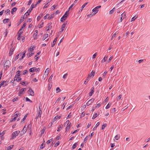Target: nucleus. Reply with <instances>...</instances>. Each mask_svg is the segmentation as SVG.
<instances>
[{
    "mask_svg": "<svg viewBox=\"0 0 150 150\" xmlns=\"http://www.w3.org/2000/svg\"><path fill=\"white\" fill-rule=\"evenodd\" d=\"M20 132L19 131H16L14 132L11 136V139H13L15 138L19 134Z\"/></svg>",
    "mask_w": 150,
    "mask_h": 150,
    "instance_id": "nucleus-1",
    "label": "nucleus"
},
{
    "mask_svg": "<svg viewBox=\"0 0 150 150\" xmlns=\"http://www.w3.org/2000/svg\"><path fill=\"white\" fill-rule=\"evenodd\" d=\"M54 17V14H51L50 16L49 14H47L46 16L44 17V19H48L50 20L53 18Z\"/></svg>",
    "mask_w": 150,
    "mask_h": 150,
    "instance_id": "nucleus-2",
    "label": "nucleus"
},
{
    "mask_svg": "<svg viewBox=\"0 0 150 150\" xmlns=\"http://www.w3.org/2000/svg\"><path fill=\"white\" fill-rule=\"evenodd\" d=\"M68 11H66L64 14L61 18L60 21L61 22H64L67 19V16L68 15Z\"/></svg>",
    "mask_w": 150,
    "mask_h": 150,
    "instance_id": "nucleus-3",
    "label": "nucleus"
},
{
    "mask_svg": "<svg viewBox=\"0 0 150 150\" xmlns=\"http://www.w3.org/2000/svg\"><path fill=\"white\" fill-rule=\"evenodd\" d=\"M101 7V6H97L93 8L92 10V11L94 13L96 14L99 11L98 8H100Z\"/></svg>",
    "mask_w": 150,
    "mask_h": 150,
    "instance_id": "nucleus-4",
    "label": "nucleus"
},
{
    "mask_svg": "<svg viewBox=\"0 0 150 150\" xmlns=\"http://www.w3.org/2000/svg\"><path fill=\"white\" fill-rule=\"evenodd\" d=\"M20 115L19 112L18 111H16L15 113V114H14V115L13 116V117H14V120H11L10 122H12L15 121L17 117H18V116H20Z\"/></svg>",
    "mask_w": 150,
    "mask_h": 150,
    "instance_id": "nucleus-5",
    "label": "nucleus"
},
{
    "mask_svg": "<svg viewBox=\"0 0 150 150\" xmlns=\"http://www.w3.org/2000/svg\"><path fill=\"white\" fill-rule=\"evenodd\" d=\"M27 131V127H26V126H25L23 128V129L21 132L20 135L21 136L24 134Z\"/></svg>",
    "mask_w": 150,
    "mask_h": 150,
    "instance_id": "nucleus-6",
    "label": "nucleus"
},
{
    "mask_svg": "<svg viewBox=\"0 0 150 150\" xmlns=\"http://www.w3.org/2000/svg\"><path fill=\"white\" fill-rule=\"evenodd\" d=\"M67 21L65 22L62 25L61 28L60 30H61L60 32H62L64 30L65 27H66L67 23Z\"/></svg>",
    "mask_w": 150,
    "mask_h": 150,
    "instance_id": "nucleus-7",
    "label": "nucleus"
},
{
    "mask_svg": "<svg viewBox=\"0 0 150 150\" xmlns=\"http://www.w3.org/2000/svg\"><path fill=\"white\" fill-rule=\"evenodd\" d=\"M9 65L8 64V61H6L4 64V69L6 70L7 68H9Z\"/></svg>",
    "mask_w": 150,
    "mask_h": 150,
    "instance_id": "nucleus-8",
    "label": "nucleus"
},
{
    "mask_svg": "<svg viewBox=\"0 0 150 150\" xmlns=\"http://www.w3.org/2000/svg\"><path fill=\"white\" fill-rule=\"evenodd\" d=\"M16 47V45H13L10 50V54L11 55L13 54V52L15 50V47Z\"/></svg>",
    "mask_w": 150,
    "mask_h": 150,
    "instance_id": "nucleus-9",
    "label": "nucleus"
},
{
    "mask_svg": "<svg viewBox=\"0 0 150 150\" xmlns=\"http://www.w3.org/2000/svg\"><path fill=\"white\" fill-rule=\"evenodd\" d=\"M28 93L29 95L31 96H34V92L33 90L31 88H30L28 91Z\"/></svg>",
    "mask_w": 150,
    "mask_h": 150,
    "instance_id": "nucleus-10",
    "label": "nucleus"
},
{
    "mask_svg": "<svg viewBox=\"0 0 150 150\" xmlns=\"http://www.w3.org/2000/svg\"><path fill=\"white\" fill-rule=\"evenodd\" d=\"M26 90V89L25 88H21L20 91H19V96H20L21 95L24 93L25 91Z\"/></svg>",
    "mask_w": 150,
    "mask_h": 150,
    "instance_id": "nucleus-11",
    "label": "nucleus"
},
{
    "mask_svg": "<svg viewBox=\"0 0 150 150\" xmlns=\"http://www.w3.org/2000/svg\"><path fill=\"white\" fill-rule=\"evenodd\" d=\"M94 99H91L90 100L86 103L87 106H89L91 105L94 101Z\"/></svg>",
    "mask_w": 150,
    "mask_h": 150,
    "instance_id": "nucleus-12",
    "label": "nucleus"
},
{
    "mask_svg": "<svg viewBox=\"0 0 150 150\" xmlns=\"http://www.w3.org/2000/svg\"><path fill=\"white\" fill-rule=\"evenodd\" d=\"M95 72L92 71L90 74L88 75L89 77L91 78H93Z\"/></svg>",
    "mask_w": 150,
    "mask_h": 150,
    "instance_id": "nucleus-13",
    "label": "nucleus"
},
{
    "mask_svg": "<svg viewBox=\"0 0 150 150\" xmlns=\"http://www.w3.org/2000/svg\"><path fill=\"white\" fill-rule=\"evenodd\" d=\"M21 79V78H20L19 76L16 77V76H15L14 78V81H16L17 82H18L20 81Z\"/></svg>",
    "mask_w": 150,
    "mask_h": 150,
    "instance_id": "nucleus-14",
    "label": "nucleus"
},
{
    "mask_svg": "<svg viewBox=\"0 0 150 150\" xmlns=\"http://www.w3.org/2000/svg\"><path fill=\"white\" fill-rule=\"evenodd\" d=\"M49 70L50 69L49 68H48L47 69L44 73V75L46 76L47 75L49 74Z\"/></svg>",
    "mask_w": 150,
    "mask_h": 150,
    "instance_id": "nucleus-15",
    "label": "nucleus"
},
{
    "mask_svg": "<svg viewBox=\"0 0 150 150\" xmlns=\"http://www.w3.org/2000/svg\"><path fill=\"white\" fill-rule=\"evenodd\" d=\"M48 36V34H45L42 38V40H45Z\"/></svg>",
    "mask_w": 150,
    "mask_h": 150,
    "instance_id": "nucleus-16",
    "label": "nucleus"
},
{
    "mask_svg": "<svg viewBox=\"0 0 150 150\" xmlns=\"http://www.w3.org/2000/svg\"><path fill=\"white\" fill-rule=\"evenodd\" d=\"M17 10L16 7H14L13 8L11 11V13L12 14H13V13L15 12Z\"/></svg>",
    "mask_w": 150,
    "mask_h": 150,
    "instance_id": "nucleus-17",
    "label": "nucleus"
},
{
    "mask_svg": "<svg viewBox=\"0 0 150 150\" xmlns=\"http://www.w3.org/2000/svg\"><path fill=\"white\" fill-rule=\"evenodd\" d=\"M57 41V38L55 39L53 41V42L52 45V47H53L56 44V42Z\"/></svg>",
    "mask_w": 150,
    "mask_h": 150,
    "instance_id": "nucleus-18",
    "label": "nucleus"
},
{
    "mask_svg": "<svg viewBox=\"0 0 150 150\" xmlns=\"http://www.w3.org/2000/svg\"><path fill=\"white\" fill-rule=\"evenodd\" d=\"M108 58V56H105L104 58L101 61V63H104L105 62Z\"/></svg>",
    "mask_w": 150,
    "mask_h": 150,
    "instance_id": "nucleus-19",
    "label": "nucleus"
},
{
    "mask_svg": "<svg viewBox=\"0 0 150 150\" xmlns=\"http://www.w3.org/2000/svg\"><path fill=\"white\" fill-rule=\"evenodd\" d=\"M100 125V122H97L96 124L95 127L93 128V130H95L97 127Z\"/></svg>",
    "mask_w": 150,
    "mask_h": 150,
    "instance_id": "nucleus-20",
    "label": "nucleus"
},
{
    "mask_svg": "<svg viewBox=\"0 0 150 150\" xmlns=\"http://www.w3.org/2000/svg\"><path fill=\"white\" fill-rule=\"evenodd\" d=\"M35 67H33L32 68H31L29 69V71L30 72H34L35 71Z\"/></svg>",
    "mask_w": 150,
    "mask_h": 150,
    "instance_id": "nucleus-21",
    "label": "nucleus"
},
{
    "mask_svg": "<svg viewBox=\"0 0 150 150\" xmlns=\"http://www.w3.org/2000/svg\"><path fill=\"white\" fill-rule=\"evenodd\" d=\"M71 123H70L69 125H67V127L66 128V131H67L69 130V129L71 125Z\"/></svg>",
    "mask_w": 150,
    "mask_h": 150,
    "instance_id": "nucleus-22",
    "label": "nucleus"
},
{
    "mask_svg": "<svg viewBox=\"0 0 150 150\" xmlns=\"http://www.w3.org/2000/svg\"><path fill=\"white\" fill-rule=\"evenodd\" d=\"M93 89H92L91 92H90V93H89V96H91L93 94L94 92V91L93 90V89H94V88L93 87Z\"/></svg>",
    "mask_w": 150,
    "mask_h": 150,
    "instance_id": "nucleus-23",
    "label": "nucleus"
},
{
    "mask_svg": "<svg viewBox=\"0 0 150 150\" xmlns=\"http://www.w3.org/2000/svg\"><path fill=\"white\" fill-rule=\"evenodd\" d=\"M77 145V142H76L74 143L72 147V149H75Z\"/></svg>",
    "mask_w": 150,
    "mask_h": 150,
    "instance_id": "nucleus-24",
    "label": "nucleus"
},
{
    "mask_svg": "<svg viewBox=\"0 0 150 150\" xmlns=\"http://www.w3.org/2000/svg\"><path fill=\"white\" fill-rule=\"evenodd\" d=\"M87 4L88 3H86L82 6V7H81V8L80 9L81 11H82V10L85 7V6L87 5Z\"/></svg>",
    "mask_w": 150,
    "mask_h": 150,
    "instance_id": "nucleus-25",
    "label": "nucleus"
},
{
    "mask_svg": "<svg viewBox=\"0 0 150 150\" xmlns=\"http://www.w3.org/2000/svg\"><path fill=\"white\" fill-rule=\"evenodd\" d=\"M61 116H58L57 115L56 116H55L54 118V120H56L58 118L59 119L61 118Z\"/></svg>",
    "mask_w": 150,
    "mask_h": 150,
    "instance_id": "nucleus-26",
    "label": "nucleus"
},
{
    "mask_svg": "<svg viewBox=\"0 0 150 150\" xmlns=\"http://www.w3.org/2000/svg\"><path fill=\"white\" fill-rule=\"evenodd\" d=\"M49 24H50V25L47 27V28H48V29L47 30V31H48L49 30L51 29L52 28V26L51 25L52 23H50Z\"/></svg>",
    "mask_w": 150,
    "mask_h": 150,
    "instance_id": "nucleus-27",
    "label": "nucleus"
},
{
    "mask_svg": "<svg viewBox=\"0 0 150 150\" xmlns=\"http://www.w3.org/2000/svg\"><path fill=\"white\" fill-rule=\"evenodd\" d=\"M7 29H6L5 30V32L4 33V37H6L7 35V34L8 33V32L7 31Z\"/></svg>",
    "mask_w": 150,
    "mask_h": 150,
    "instance_id": "nucleus-28",
    "label": "nucleus"
},
{
    "mask_svg": "<svg viewBox=\"0 0 150 150\" xmlns=\"http://www.w3.org/2000/svg\"><path fill=\"white\" fill-rule=\"evenodd\" d=\"M37 34L36 33H34L33 35V37L34 38V40L36 39L37 38Z\"/></svg>",
    "mask_w": 150,
    "mask_h": 150,
    "instance_id": "nucleus-29",
    "label": "nucleus"
},
{
    "mask_svg": "<svg viewBox=\"0 0 150 150\" xmlns=\"http://www.w3.org/2000/svg\"><path fill=\"white\" fill-rule=\"evenodd\" d=\"M120 135H117L115 136L114 138L116 140H117L120 138Z\"/></svg>",
    "mask_w": 150,
    "mask_h": 150,
    "instance_id": "nucleus-30",
    "label": "nucleus"
},
{
    "mask_svg": "<svg viewBox=\"0 0 150 150\" xmlns=\"http://www.w3.org/2000/svg\"><path fill=\"white\" fill-rule=\"evenodd\" d=\"M9 20V19H5L3 21V22L4 23H6L7 22H8Z\"/></svg>",
    "mask_w": 150,
    "mask_h": 150,
    "instance_id": "nucleus-31",
    "label": "nucleus"
},
{
    "mask_svg": "<svg viewBox=\"0 0 150 150\" xmlns=\"http://www.w3.org/2000/svg\"><path fill=\"white\" fill-rule=\"evenodd\" d=\"M95 14H96L95 13H92L91 14L87 15V16L88 17H92L93 16H94Z\"/></svg>",
    "mask_w": 150,
    "mask_h": 150,
    "instance_id": "nucleus-32",
    "label": "nucleus"
},
{
    "mask_svg": "<svg viewBox=\"0 0 150 150\" xmlns=\"http://www.w3.org/2000/svg\"><path fill=\"white\" fill-rule=\"evenodd\" d=\"M5 82V81H3L2 82H1L0 83V88L2 86H5L6 85H4V83Z\"/></svg>",
    "mask_w": 150,
    "mask_h": 150,
    "instance_id": "nucleus-33",
    "label": "nucleus"
},
{
    "mask_svg": "<svg viewBox=\"0 0 150 150\" xmlns=\"http://www.w3.org/2000/svg\"><path fill=\"white\" fill-rule=\"evenodd\" d=\"M98 115V114L97 113H95V114H94L93 116V117L92 118V119H95Z\"/></svg>",
    "mask_w": 150,
    "mask_h": 150,
    "instance_id": "nucleus-34",
    "label": "nucleus"
},
{
    "mask_svg": "<svg viewBox=\"0 0 150 150\" xmlns=\"http://www.w3.org/2000/svg\"><path fill=\"white\" fill-rule=\"evenodd\" d=\"M34 50V47L32 46H31L30 48H29L28 50V51L29 52H30L31 51H32Z\"/></svg>",
    "mask_w": 150,
    "mask_h": 150,
    "instance_id": "nucleus-35",
    "label": "nucleus"
},
{
    "mask_svg": "<svg viewBox=\"0 0 150 150\" xmlns=\"http://www.w3.org/2000/svg\"><path fill=\"white\" fill-rule=\"evenodd\" d=\"M111 103H110V104H109V103H108L107 104V106H106L105 109H108L109 108H110L111 106Z\"/></svg>",
    "mask_w": 150,
    "mask_h": 150,
    "instance_id": "nucleus-36",
    "label": "nucleus"
},
{
    "mask_svg": "<svg viewBox=\"0 0 150 150\" xmlns=\"http://www.w3.org/2000/svg\"><path fill=\"white\" fill-rule=\"evenodd\" d=\"M34 54V53H32L31 52H29L28 54H27V56L28 57H30L31 56L33 55Z\"/></svg>",
    "mask_w": 150,
    "mask_h": 150,
    "instance_id": "nucleus-37",
    "label": "nucleus"
},
{
    "mask_svg": "<svg viewBox=\"0 0 150 150\" xmlns=\"http://www.w3.org/2000/svg\"><path fill=\"white\" fill-rule=\"evenodd\" d=\"M26 52V51H24L23 53V55H22V57L21 59H22L24 57H25V54Z\"/></svg>",
    "mask_w": 150,
    "mask_h": 150,
    "instance_id": "nucleus-38",
    "label": "nucleus"
},
{
    "mask_svg": "<svg viewBox=\"0 0 150 150\" xmlns=\"http://www.w3.org/2000/svg\"><path fill=\"white\" fill-rule=\"evenodd\" d=\"M37 5V4H36L35 5H34L33 4H32L30 8H31V10H32L33 8H34L35 7L36 5Z\"/></svg>",
    "mask_w": 150,
    "mask_h": 150,
    "instance_id": "nucleus-39",
    "label": "nucleus"
},
{
    "mask_svg": "<svg viewBox=\"0 0 150 150\" xmlns=\"http://www.w3.org/2000/svg\"><path fill=\"white\" fill-rule=\"evenodd\" d=\"M107 73H108L107 71H105L103 74V78H104L105 77V76L106 75V74H107Z\"/></svg>",
    "mask_w": 150,
    "mask_h": 150,
    "instance_id": "nucleus-40",
    "label": "nucleus"
},
{
    "mask_svg": "<svg viewBox=\"0 0 150 150\" xmlns=\"http://www.w3.org/2000/svg\"><path fill=\"white\" fill-rule=\"evenodd\" d=\"M115 10V8H113L111 10H110L109 12L110 14H112L114 12Z\"/></svg>",
    "mask_w": 150,
    "mask_h": 150,
    "instance_id": "nucleus-41",
    "label": "nucleus"
},
{
    "mask_svg": "<svg viewBox=\"0 0 150 150\" xmlns=\"http://www.w3.org/2000/svg\"><path fill=\"white\" fill-rule=\"evenodd\" d=\"M106 126H107V124L106 123H105V124H103V125L102 126V129H104V128H105V127Z\"/></svg>",
    "mask_w": 150,
    "mask_h": 150,
    "instance_id": "nucleus-42",
    "label": "nucleus"
},
{
    "mask_svg": "<svg viewBox=\"0 0 150 150\" xmlns=\"http://www.w3.org/2000/svg\"><path fill=\"white\" fill-rule=\"evenodd\" d=\"M60 91V89L59 87L57 88L56 89V93L59 92Z\"/></svg>",
    "mask_w": 150,
    "mask_h": 150,
    "instance_id": "nucleus-43",
    "label": "nucleus"
},
{
    "mask_svg": "<svg viewBox=\"0 0 150 150\" xmlns=\"http://www.w3.org/2000/svg\"><path fill=\"white\" fill-rule=\"evenodd\" d=\"M52 141H53V139H49V140H48L47 141L46 143L48 144Z\"/></svg>",
    "mask_w": 150,
    "mask_h": 150,
    "instance_id": "nucleus-44",
    "label": "nucleus"
},
{
    "mask_svg": "<svg viewBox=\"0 0 150 150\" xmlns=\"http://www.w3.org/2000/svg\"><path fill=\"white\" fill-rule=\"evenodd\" d=\"M20 71H18L17 72V74L15 76H16V77L19 76L20 75Z\"/></svg>",
    "mask_w": 150,
    "mask_h": 150,
    "instance_id": "nucleus-45",
    "label": "nucleus"
},
{
    "mask_svg": "<svg viewBox=\"0 0 150 150\" xmlns=\"http://www.w3.org/2000/svg\"><path fill=\"white\" fill-rule=\"evenodd\" d=\"M18 56H19V54L16 55V57L14 58L13 59V61H15L17 59H18Z\"/></svg>",
    "mask_w": 150,
    "mask_h": 150,
    "instance_id": "nucleus-46",
    "label": "nucleus"
},
{
    "mask_svg": "<svg viewBox=\"0 0 150 150\" xmlns=\"http://www.w3.org/2000/svg\"><path fill=\"white\" fill-rule=\"evenodd\" d=\"M68 76V74L67 73H66L63 76V78L64 79H66L67 76Z\"/></svg>",
    "mask_w": 150,
    "mask_h": 150,
    "instance_id": "nucleus-47",
    "label": "nucleus"
},
{
    "mask_svg": "<svg viewBox=\"0 0 150 150\" xmlns=\"http://www.w3.org/2000/svg\"><path fill=\"white\" fill-rule=\"evenodd\" d=\"M56 7V6L55 5H53L51 7V10H54V9Z\"/></svg>",
    "mask_w": 150,
    "mask_h": 150,
    "instance_id": "nucleus-48",
    "label": "nucleus"
},
{
    "mask_svg": "<svg viewBox=\"0 0 150 150\" xmlns=\"http://www.w3.org/2000/svg\"><path fill=\"white\" fill-rule=\"evenodd\" d=\"M97 55V53H95L93 56L92 57V59H94L96 57Z\"/></svg>",
    "mask_w": 150,
    "mask_h": 150,
    "instance_id": "nucleus-49",
    "label": "nucleus"
},
{
    "mask_svg": "<svg viewBox=\"0 0 150 150\" xmlns=\"http://www.w3.org/2000/svg\"><path fill=\"white\" fill-rule=\"evenodd\" d=\"M27 117V114L25 115L23 117V118L21 120V122L24 121V120H25L26 117Z\"/></svg>",
    "mask_w": 150,
    "mask_h": 150,
    "instance_id": "nucleus-50",
    "label": "nucleus"
},
{
    "mask_svg": "<svg viewBox=\"0 0 150 150\" xmlns=\"http://www.w3.org/2000/svg\"><path fill=\"white\" fill-rule=\"evenodd\" d=\"M42 113V111H38V115H39V117L40 118L41 117Z\"/></svg>",
    "mask_w": 150,
    "mask_h": 150,
    "instance_id": "nucleus-51",
    "label": "nucleus"
},
{
    "mask_svg": "<svg viewBox=\"0 0 150 150\" xmlns=\"http://www.w3.org/2000/svg\"><path fill=\"white\" fill-rule=\"evenodd\" d=\"M62 127L61 126H59V127L57 129V131L60 132L61 130V129H62Z\"/></svg>",
    "mask_w": 150,
    "mask_h": 150,
    "instance_id": "nucleus-52",
    "label": "nucleus"
},
{
    "mask_svg": "<svg viewBox=\"0 0 150 150\" xmlns=\"http://www.w3.org/2000/svg\"><path fill=\"white\" fill-rule=\"evenodd\" d=\"M25 101H29L30 102H32V101L30 100L29 98L28 97H26L25 98Z\"/></svg>",
    "mask_w": 150,
    "mask_h": 150,
    "instance_id": "nucleus-53",
    "label": "nucleus"
},
{
    "mask_svg": "<svg viewBox=\"0 0 150 150\" xmlns=\"http://www.w3.org/2000/svg\"><path fill=\"white\" fill-rule=\"evenodd\" d=\"M146 60L145 59H140L138 61V62L139 63H141L144 61H145Z\"/></svg>",
    "mask_w": 150,
    "mask_h": 150,
    "instance_id": "nucleus-54",
    "label": "nucleus"
},
{
    "mask_svg": "<svg viewBox=\"0 0 150 150\" xmlns=\"http://www.w3.org/2000/svg\"><path fill=\"white\" fill-rule=\"evenodd\" d=\"M137 17H135V16L134 17H133L132 19H131V22H132L133 21H134L136 19V18H137Z\"/></svg>",
    "mask_w": 150,
    "mask_h": 150,
    "instance_id": "nucleus-55",
    "label": "nucleus"
},
{
    "mask_svg": "<svg viewBox=\"0 0 150 150\" xmlns=\"http://www.w3.org/2000/svg\"><path fill=\"white\" fill-rule=\"evenodd\" d=\"M35 70L36 72H39L40 70V68H35Z\"/></svg>",
    "mask_w": 150,
    "mask_h": 150,
    "instance_id": "nucleus-56",
    "label": "nucleus"
},
{
    "mask_svg": "<svg viewBox=\"0 0 150 150\" xmlns=\"http://www.w3.org/2000/svg\"><path fill=\"white\" fill-rule=\"evenodd\" d=\"M44 147V144L43 143L41 144V146H40V148L41 149H42Z\"/></svg>",
    "mask_w": 150,
    "mask_h": 150,
    "instance_id": "nucleus-57",
    "label": "nucleus"
},
{
    "mask_svg": "<svg viewBox=\"0 0 150 150\" xmlns=\"http://www.w3.org/2000/svg\"><path fill=\"white\" fill-rule=\"evenodd\" d=\"M73 106V105L72 104L69 106L67 109V110H68L71 108Z\"/></svg>",
    "mask_w": 150,
    "mask_h": 150,
    "instance_id": "nucleus-58",
    "label": "nucleus"
},
{
    "mask_svg": "<svg viewBox=\"0 0 150 150\" xmlns=\"http://www.w3.org/2000/svg\"><path fill=\"white\" fill-rule=\"evenodd\" d=\"M18 100L17 98H14L11 101L13 102H14L15 101H16Z\"/></svg>",
    "mask_w": 150,
    "mask_h": 150,
    "instance_id": "nucleus-59",
    "label": "nucleus"
},
{
    "mask_svg": "<svg viewBox=\"0 0 150 150\" xmlns=\"http://www.w3.org/2000/svg\"><path fill=\"white\" fill-rule=\"evenodd\" d=\"M23 33V29H21L19 32H18V33H19V34H20V35H21V34H22Z\"/></svg>",
    "mask_w": 150,
    "mask_h": 150,
    "instance_id": "nucleus-60",
    "label": "nucleus"
},
{
    "mask_svg": "<svg viewBox=\"0 0 150 150\" xmlns=\"http://www.w3.org/2000/svg\"><path fill=\"white\" fill-rule=\"evenodd\" d=\"M113 57L112 56H111V57L107 61V62L108 63H109L110 61H111V60L112 59H113Z\"/></svg>",
    "mask_w": 150,
    "mask_h": 150,
    "instance_id": "nucleus-61",
    "label": "nucleus"
},
{
    "mask_svg": "<svg viewBox=\"0 0 150 150\" xmlns=\"http://www.w3.org/2000/svg\"><path fill=\"white\" fill-rule=\"evenodd\" d=\"M69 123V120H67L66 122L64 123V125H68Z\"/></svg>",
    "mask_w": 150,
    "mask_h": 150,
    "instance_id": "nucleus-62",
    "label": "nucleus"
},
{
    "mask_svg": "<svg viewBox=\"0 0 150 150\" xmlns=\"http://www.w3.org/2000/svg\"><path fill=\"white\" fill-rule=\"evenodd\" d=\"M48 4V3H47V4H46L45 5H44V6L43 7L44 8H47L49 6V5Z\"/></svg>",
    "mask_w": 150,
    "mask_h": 150,
    "instance_id": "nucleus-63",
    "label": "nucleus"
},
{
    "mask_svg": "<svg viewBox=\"0 0 150 150\" xmlns=\"http://www.w3.org/2000/svg\"><path fill=\"white\" fill-rule=\"evenodd\" d=\"M28 72V71L27 70H25L23 71V74L24 75H25Z\"/></svg>",
    "mask_w": 150,
    "mask_h": 150,
    "instance_id": "nucleus-64",
    "label": "nucleus"
}]
</instances>
